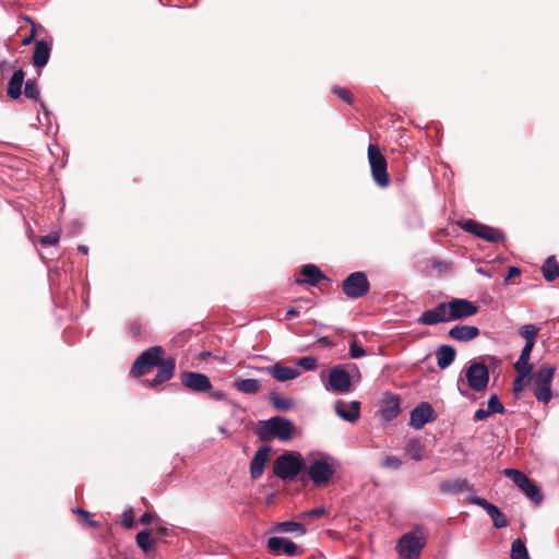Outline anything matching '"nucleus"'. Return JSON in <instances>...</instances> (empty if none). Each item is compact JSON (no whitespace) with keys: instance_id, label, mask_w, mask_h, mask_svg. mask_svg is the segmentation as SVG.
Returning <instances> with one entry per match:
<instances>
[{"instance_id":"72a5a7b5","label":"nucleus","mask_w":559,"mask_h":559,"mask_svg":"<svg viewBox=\"0 0 559 559\" xmlns=\"http://www.w3.org/2000/svg\"><path fill=\"white\" fill-rule=\"evenodd\" d=\"M534 345H535L534 342H525V345L522 348L520 357L515 361L514 367H523V368H527V369H533V365L530 364V357H531V353L534 348Z\"/></svg>"},{"instance_id":"37998d69","label":"nucleus","mask_w":559,"mask_h":559,"mask_svg":"<svg viewBox=\"0 0 559 559\" xmlns=\"http://www.w3.org/2000/svg\"><path fill=\"white\" fill-rule=\"evenodd\" d=\"M487 405L488 411L491 414H503L506 412L503 404L500 402L499 397L496 394H492L489 397Z\"/></svg>"},{"instance_id":"e2e57ef3","label":"nucleus","mask_w":559,"mask_h":559,"mask_svg":"<svg viewBox=\"0 0 559 559\" xmlns=\"http://www.w3.org/2000/svg\"><path fill=\"white\" fill-rule=\"evenodd\" d=\"M142 502L144 506H146V507L148 506V501L146 500V498H142Z\"/></svg>"},{"instance_id":"f257e3e1","label":"nucleus","mask_w":559,"mask_h":559,"mask_svg":"<svg viewBox=\"0 0 559 559\" xmlns=\"http://www.w3.org/2000/svg\"><path fill=\"white\" fill-rule=\"evenodd\" d=\"M165 350L162 346H153L142 352L133 361L130 374L139 378L150 373L157 368V373L152 380H145L147 386L156 388L169 381L175 374L176 359L174 357L164 358Z\"/></svg>"},{"instance_id":"052dcab7","label":"nucleus","mask_w":559,"mask_h":559,"mask_svg":"<svg viewBox=\"0 0 559 559\" xmlns=\"http://www.w3.org/2000/svg\"><path fill=\"white\" fill-rule=\"evenodd\" d=\"M157 532L162 535H165L167 532H168V528L164 527V526H160L157 528Z\"/></svg>"},{"instance_id":"412c9836","label":"nucleus","mask_w":559,"mask_h":559,"mask_svg":"<svg viewBox=\"0 0 559 559\" xmlns=\"http://www.w3.org/2000/svg\"><path fill=\"white\" fill-rule=\"evenodd\" d=\"M270 452V445H262L253 455L250 462V476L252 479H258L262 476Z\"/></svg>"},{"instance_id":"ddd939ff","label":"nucleus","mask_w":559,"mask_h":559,"mask_svg":"<svg viewBox=\"0 0 559 559\" xmlns=\"http://www.w3.org/2000/svg\"><path fill=\"white\" fill-rule=\"evenodd\" d=\"M267 549L273 555H286L288 557H296L302 554L299 546L294 542L283 537H271L267 540Z\"/></svg>"},{"instance_id":"9b49d317","label":"nucleus","mask_w":559,"mask_h":559,"mask_svg":"<svg viewBox=\"0 0 559 559\" xmlns=\"http://www.w3.org/2000/svg\"><path fill=\"white\" fill-rule=\"evenodd\" d=\"M180 383L194 393H206L212 389L210 378L200 372L185 371L180 374Z\"/></svg>"},{"instance_id":"c756f323","label":"nucleus","mask_w":559,"mask_h":559,"mask_svg":"<svg viewBox=\"0 0 559 559\" xmlns=\"http://www.w3.org/2000/svg\"><path fill=\"white\" fill-rule=\"evenodd\" d=\"M542 273L547 282H552L559 277V263L554 255L545 260L542 266Z\"/></svg>"},{"instance_id":"2f4dec72","label":"nucleus","mask_w":559,"mask_h":559,"mask_svg":"<svg viewBox=\"0 0 559 559\" xmlns=\"http://www.w3.org/2000/svg\"><path fill=\"white\" fill-rule=\"evenodd\" d=\"M269 401L273 407L280 412H286L293 408L294 401L289 397H282L276 392L269 393Z\"/></svg>"},{"instance_id":"2eb2a0df","label":"nucleus","mask_w":559,"mask_h":559,"mask_svg":"<svg viewBox=\"0 0 559 559\" xmlns=\"http://www.w3.org/2000/svg\"><path fill=\"white\" fill-rule=\"evenodd\" d=\"M258 371H263L270 374L272 378H274L277 381L285 382L293 379L298 378L301 372L297 368L293 367H286L282 365L281 362H275L273 365L266 366V367H255L254 368Z\"/></svg>"},{"instance_id":"49530a36","label":"nucleus","mask_w":559,"mask_h":559,"mask_svg":"<svg viewBox=\"0 0 559 559\" xmlns=\"http://www.w3.org/2000/svg\"><path fill=\"white\" fill-rule=\"evenodd\" d=\"M296 365L298 367H302L305 370H314L318 366V362H317V359L314 357H311V356H305V357H300Z\"/></svg>"},{"instance_id":"a878e982","label":"nucleus","mask_w":559,"mask_h":559,"mask_svg":"<svg viewBox=\"0 0 559 559\" xmlns=\"http://www.w3.org/2000/svg\"><path fill=\"white\" fill-rule=\"evenodd\" d=\"M24 78H25V73L22 69L16 70L13 73V75L11 76V79L8 83L7 94L12 99H17L21 97Z\"/></svg>"},{"instance_id":"aec40b11","label":"nucleus","mask_w":559,"mask_h":559,"mask_svg":"<svg viewBox=\"0 0 559 559\" xmlns=\"http://www.w3.org/2000/svg\"><path fill=\"white\" fill-rule=\"evenodd\" d=\"M52 49V38L35 40L33 51V64L36 68H43L48 63Z\"/></svg>"},{"instance_id":"3c124183","label":"nucleus","mask_w":559,"mask_h":559,"mask_svg":"<svg viewBox=\"0 0 559 559\" xmlns=\"http://www.w3.org/2000/svg\"><path fill=\"white\" fill-rule=\"evenodd\" d=\"M365 354V349L362 348V346L358 345L356 340H353L349 343V355L352 358L357 359L362 357Z\"/></svg>"},{"instance_id":"4468645a","label":"nucleus","mask_w":559,"mask_h":559,"mask_svg":"<svg viewBox=\"0 0 559 559\" xmlns=\"http://www.w3.org/2000/svg\"><path fill=\"white\" fill-rule=\"evenodd\" d=\"M468 501H469V503L479 506L483 509H485L487 511V513L489 514V516L491 518L492 524L496 528H502V527H507L509 525V521H508L507 516L501 512V510L498 507H496L495 504L488 502L486 499H484L481 497L474 496V497H471L468 499Z\"/></svg>"},{"instance_id":"6ab92c4d","label":"nucleus","mask_w":559,"mask_h":559,"mask_svg":"<svg viewBox=\"0 0 559 559\" xmlns=\"http://www.w3.org/2000/svg\"><path fill=\"white\" fill-rule=\"evenodd\" d=\"M400 404L401 399L399 395L389 393L385 394L379 409L381 418L384 421H391L392 419L396 418L401 413Z\"/></svg>"},{"instance_id":"0eeeda50","label":"nucleus","mask_w":559,"mask_h":559,"mask_svg":"<svg viewBox=\"0 0 559 559\" xmlns=\"http://www.w3.org/2000/svg\"><path fill=\"white\" fill-rule=\"evenodd\" d=\"M343 293L350 299H358L367 295L370 283L364 272L350 273L342 283Z\"/></svg>"},{"instance_id":"a18cd8bd","label":"nucleus","mask_w":559,"mask_h":559,"mask_svg":"<svg viewBox=\"0 0 559 559\" xmlns=\"http://www.w3.org/2000/svg\"><path fill=\"white\" fill-rule=\"evenodd\" d=\"M332 93L337 95L342 100L346 102L349 105L354 103V97L350 91L345 87L333 86Z\"/></svg>"},{"instance_id":"de8ad7c7","label":"nucleus","mask_w":559,"mask_h":559,"mask_svg":"<svg viewBox=\"0 0 559 559\" xmlns=\"http://www.w3.org/2000/svg\"><path fill=\"white\" fill-rule=\"evenodd\" d=\"M75 513L82 518V520L85 522V524L87 526L93 527V528H96V527L99 526L98 522L92 520V515H91V513L87 510L82 509V508H78L75 510Z\"/></svg>"},{"instance_id":"dca6fc26","label":"nucleus","mask_w":559,"mask_h":559,"mask_svg":"<svg viewBox=\"0 0 559 559\" xmlns=\"http://www.w3.org/2000/svg\"><path fill=\"white\" fill-rule=\"evenodd\" d=\"M435 419L432 406L427 402H421L411 412L409 425L415 429H421L427 423Z\"/></svg>"},{"instance_id":"393cba45","label":"nucleus","mask_w":559,"mask_h":559,"mask_svg":"<svg viewBox=\"0 0 559 559\" xmlns=\"http://www.w3.org/2000/svg\"><path fill=\"white\" fill-rule=\"evenodd\" d=\"M472 489L473 486L465 478L444 480L440 484V490L444 493H459Z\"/></svg>"},{"instance_id":"8fccbe9b","label":"nucleus","mask_w":559,"mask_h":559,"mask_svg":"<svg viewBox=\"0 0 559 559\" xmlns=\"http://www.w3.org/2000/svg\"><path fill=\"white\" fill-rule=\"evenodd\" d=\"M122 525L128 530H131L135 526L134 512L132 508L124 510L122 514Z\"/></svg>"},{"instance_id":"1a4fd4ad","label":"nucleus","mask_w":559,"mask_h":559,"mask_svg":"<svg viewBox=\"0 0 559 559\" xmlns=\"http://www.w3.org/2000/svg\"><path fill=\"white\" fill-rule=\"evenodd\" d=\"M465 378L472 390L480 392L487 388L489 382V370L483 362H473L466 369Z\"/></svg>"},{"instance_id":"b1692460","label":"nucleus","mask_w":559,"mask_h":559,"mask_svg":"<svg viewBox=\"0 0 559 559\" xmlns=\"http://www.w3.org/2000/svg\"><path fill=\"white\" fill-rule=\"evenodd\" d=\"M479 329L472 325H455L449 330L448 336L457 342H469L479 335Z\"/></svg>"},{"instance_id":"6e6552de","label":"nucleus","mask_w":559,"mask_h":559,"mask_svg":"<svg viewBox=\"0 0 559 559\" xmlns=\"http://www.w3.org/2000/svg\"><path fill=\"white\" fill-rule=\"evenodd\" d=\"M506 477L511 479L533 502L540 503L543 496L539 488L521 471L506 468Z\"/></svg>"},{"instance_id":"6e6d98bb","label":"nucleus","mask_w":559,"mask_h":559,"mask_svg":"<svg viewBox=\"0 0 559 559\" xmlns=\"http://www.w3.org/2000/svg\"><path fill=\"white\" fill-rule=\"evenodd\" d=\"M210 397L215 401H223V400H225L226 394H225V392L217 390V391L210 392Z\"/></svg>"},{"instance_id":"864d4df0","label":"nucleus","mask_w":559,"mask_h":559,"mask_svg":"<svg viewBox=\"0 0 559 559\" xmlns=\"http://www.w3.org/2000/svg\"><path fill=\"white\" fill-rule=\"evenodd\" d=\"M521 274V270L516 266H510L508 271V275L504 278V283L507 284L511 278L518 277Z\"/></svg>"},{"instance_id":"c9c22d12","label":"nucleus","mask_w":559,"mask_h":559,"mask_svg":"<svg viewBox=\"0 0 559 559\" xmlns=\"http://www.w3.org/2000/svg\"><path fill=\"white\" fill-rule=\"evenodd\" d=\"M481 239L499 243L506 240V235L501 229L486 225Z\"/></svg>"},{"instance_id":"20e7f679","label":"nucleus","mask_w":559,"mask_h":559,"mask_svg":"<svg viewBox=\"0 0 559 559\" xmlns=\"http://www.w3.org/2000/svg\"><path fill=\"white\" fill-rule=\"evenodd\" d=\"M305 468V461L298 452H285L273 463V474L282 480H293Z\"/></svg>"},{"instance_id":"a211bd4d","label":"nucleus","mask_w":559,"mask_h":559,"mask_svg":"<svg viewBox=\"0 0 559 559\" xmlns=\"http://www.w3.org/2000/svg\"><path fill=\"white\" fill-rule=\"evenodd\" d=\"M329 384L333 391L346 393L350 390L352 379L346 370L341 367H334L329 374Z\"/></svg>"},{"instance_id":"cd10ccee","label":"nucleus","mask_w":559,"mask_h":559,"mask_svg":"<svg viewBox=\"0 0 559 559\" xmlns=\"http://www.w3.org/2000/svg\"><path fill=\"white\" fill-rule=\"evenodd\" d=\"M233 386L243 394H257L260 392L262 384L257 379H237L234 381Z\"/></svg>"},{"instance_id":"ea45409f","label":"nucleus","mask_w":559,"mask_h":559,"mask_svg":"<svg viewBox=\"0 0 559 559\" xmlns=\"http://www.w3.org/2000/svg\"><path fill=\"white\" fill-rule=\"evenodd\" d=\"M539 332V329L535 326L534 324H525L521 326L519 330V334L521 337L525 340V342H534L536 340V336Z\"/></svg>"},{"instance_id":"4d7b16f0","label":"nucleus","mask_w":559,"mask_h":559,"mask_svg":"<svg viewBox=\"0 0 559 559\" xmlns=\"http://www.w3.org/2000/svg\"><path fill=\"white\" fill-rule=\"evenodd\" d=\"M129 330L133 336H138L141 333V325L136 322H133L130 324Z\"/></svg>"},{"instance_id":"f704fd0d","label":"nucleus","mask_w":559,"mask_h":559,"mask_svg":"<svg viewBox=\"0 0 559 559\" xmlns=\"http://www.w3.org/2000/svg\"><path fill=\"white\" fill-rule=\"evenodd\" d=\"M23 20L31 25L29 33L22 39V45L28 46L35 40L38 32H45V29L41 25L37 24L31 16L24 15Z\"/></svg>"},{"instance_id":"9d476101","label":"nucleus","mask_w":559,"mask_h":559,"mask_svg":"<svg viewBox=\"0 0 559 559\" xmlns=\"http://www.w3.org/2000/svg\"><path fill=\"white\" fill-rule=\"evenodd\" d=\"M307 474L317 487H323L330 483L334 468L328 461L316 459L307 468Z\"/></svg>"},{"instance_id":"09e8293b","label":"nucleus","mask_w":559,"mask_h":559,"mask_svg":"<svg viewBox=\"0 0 559 559\" xmlns=\"http://www.w3.org/2000/svg\"><path fill=\"white\" fill-rule=\"evenodd\" d=\"M60 235L57 231H52L48 235L39 237V243L44 247L46 246H55L59 242Z\"/></svg>"},{"instance_id":"39448f33","label":"nucleus","mask_w":559,"mask_h":559,"mask_svg":"<svg viewBox=\"0 0 559 559\" xmlns=\"http://www.w3.org/2000/svg\"><path fill=\"white\" fill-rule=\"evenodd\" d=\"M556 368L550 365L540 366L535 372L531 373L530 380L533 381V394L538 402L548 404L552 399L551 383L555 377Z\"/></svg>"},{"instance_id":"f03ea898","label":"nucleus","mask_w":559,"mask_h":559,"mask_svg":"<svg viewBox=\"0 0 559 559\" xmlns=\"http://www.w3.org/2000/svg\"><path fill=\"white\" fill-rule=\"evenodd\" d=\"M428 539V532L423 525H416L403 534L396 542V552L400 559H418Z\"/></svg>"},{"instance_id":"c03bdc74","label":"nucleus","mask_w":559,"mask_h":559,"mask_svg":"<svg viewBox=\"0 0 559 559\" xmlns=\"http://www.w3.org/2000/svg\"><path fill=\"white\" fill-rule=\"evenodd\" d=\"M381 466L388 469H399L402 466V461L400 457L395 455H386L382 462Z\"/></svg>"},{"instance_id":"7ed1b4c3","label":"nucleus","mask_w":559,"mask_h":559,"mask_svg":"<svg viewBox=\"0 0 559 559\" xmlns=\"http://www.w3.org/2000/svg\"><path fill=\"white\" fill-rule=\"evenodd\" d=\"M295 430L294 423L281 416L259 421L257 435L262 441L272 439L290 440Z\"/></svg>"},{"instance_id":"f3484780","label":"nucleus","mask_w":559,"mask_h":559,"mask_svg":"<svg viewBox=\"0 0 559 559\" xmlns=\"http://www.w3.org/2000/svg\"><path fill=\"white\" fill-rule=\"evenodd\" d=\"M448 308L449 307L447 306V302H441L436 308L424 311L417 319V323L424 325H435L442 322H450Z\"/></svg>"},{"instance_id":"79ce46f5","label":"nucleus","mask_w":559,"mask_h":559,"mask_svg":"<svg viewBox=\"0 0 559 559\" xmlns=\"http://www.w3.org/2000/svg\"><path fill=\"white\" fill-rule=\"evenodd\" d=\"M24 95L33 100H38L40 93L35 80H27L25 82Z\"/></svg>"},{"instance_id":"5fc2aeb1","label":"nucleus","mask_w":559,"mask_h":559,"mask_svg":"<svg viewBox=\"0 0 559 559\" xmlns=\"http://www.w3.org/2000/svg\"><path fill=\"white\" fill-rule=\"evenodd\" d=\"M155 515L151 512H145L141 518H140V523L141 524H144V525H147L150 524L153 520H154Z\"/></svg>"},{"instance_id":"423d86ee","label":"nucleus","mask_w":559,"mask_h":559,"mask_svg":"<svg viewBox=\"0 0 559 559\" xmlns=\"http://www.w3.org/2000/svg\"><path fill=\"white\" fill-rule=\"evenodd\" d=\"M368 162L370 164L371 175L374 182L379 187H386L390 183V177L386 170L388 162L377 144H369Z\"/></svg>"},{"instance_id":"58836bf2","label":"nucleus","mask_w":559,"mask_h":559,"mask_svg":"<svg viewBox=\"0 0 559 559\" xmlns=\"http://www.w3.org/2000/svg\"><path fill=\"white\" fill-rule=\"evenodd\" d=\"M135 542L144 552H150L153 549L154 540L151 539L148 530L139 532L135 536Z\"/></svg>"},{"instance_id":"e433bc0d","label":"nucleus","mask_w":559,"mask_h":559,"mask_svg":"<svg viewBox=\"0 0 559 559\" xmlns=\"http://www.w3.org/2000/svg\"><path fill=\"white\" fill-rule=\"evenodd\" d=\"M511 559H530L527 548L521 538H516L511 545Z\"/></svg>"},{"instance_id":"5701e85b","label":"nucleus","mask_w":559,"mask_h":559,"mask_svg":"<svg viewBox=\"0 0 559 559\" xmlns=\"http://www.w3.org/2000/svg\"><path fill=\"white\" fill-rule=\"evenodd\" d=\"M300 274L302 278H297L295 281L298 285L308 284L310 286H317L320 281L328 280L322 271L314 264H307L302 266Z\"/></svg>"},{"instance_id":"603ef678","label":"nucleus","mask_w":559,"mask_h":559,"mask_svg":"<svg viewBox=\"0 0 559 559\" xmlns=\"http://www.w3.org/2000/svg\"><path fill=\"white\" fill-rule=\"evenodd\" d=\"M490 415H492V414L488 411V408L487 409L479 408L474 414V420H476V421L485 420Z\"/></svg>"},{"instance_id":"4c0bfd02","label":"nucleus","mask_w":559,"mask_h":559,"mask_svg":"<svg viewBox=\"0 0 559 559\" xmlns=\"http://www.w3.org/2000/svg\"><path fill=\"white\" fill-rule=\"evenodd\" d=\"M486 225L480 224L474 219H466L461 223V228L469 234L475 235L478 238H483V234Z\"/></svg>"},{"instance_id":"680f3d73","label":"nucleus","mask_w":559,"mask_h":559,"mask_svg":"<svg viewBox=\"0 0 559 559\" xmlns=\"http://www.w3.org/2000/svg\"><path fill=\"white\" fill-rule=\"evenodd\" d=\"M79 251H81L82 253L86 254L88 252V248L86 246H80L79 247Z\"/></svg>"},{"instance_id":"a19ab883","label":"nucleus","mask_w":559,"mask_h":559,"mask_svg":"<svg viewBox=\"0 0 559 559\" xmlns=\"http://www.w3.org/2000/svg\"><path fill=\"white\" fill-rule=\"evenodd\" d=\"M328 514V511L324 507H318L314 509H311L309 511L301 512L297 515V518L301 521L305 520H317L319 518H322Z\"/></svg>"},{"instance_id":"bb28decb","label":"nucleus","mask_w":559,"mask_h":559,"mask_svg":"<svg viewBox=\"0 0 559 559\" xmlns=\"http://www.w3.org/2000/svg\"><path fill=\"white\" fill-rule=\"evenodd\" d=\"M437 365L440 369L448 368L455 359L456 350L451 345H441L436 352Z\"/></svg>"},{"instance_id":"4be33fe9","label":"nucleus","mask_w":559,"mask_h":559,"mask_svg":"<svg viewBox=\"0 0 559 559\" xmlns=\"http://www.w3.org/2000/svg\"><path fill=\"white\" fill-rule=\"evenodd\" d=\"M334 409L337 416L349 423H355L360 417V402L358 401H352L349 403L337 401Z\"/></svg>"},{"instance_id":"f8f14e48","label":"nucleus","mask_w":559,"mask_h":559,"mask_svg":"<svg viewBox=\"0 0 559 559\" xmlns=\"http://www.w3.org/2000/svg\"><path fill=\"white\" fill-rule=\"evenodd\" d=\"M447 306L450 321L469 318L478 312V307L467 299L453 298Z\"/></svg>"},{"instance_id":"473e14b6","label":"nucleus","mask_w":559,"mask_h":559,"mask_svg":"<svg viewBox=\"0 0 559 559\" xmlns=\"http://www.w3.org/2000/svg\"><path fill=\"white\" fill-rule=\"evenodd\" d=\"M405 452L415 461L423 459L424 444L418 438L409 439L405 444Z\"/></svg>"},{"instance_id":"13d9d810","label":"nucleus","mask_w":559,"mask_h":559,"mask_svg":"<svg viewBox=\"0 0 559 559\" xmlns=\"http://www.w3.org/2000/svg\"><path fill=\"white\" fill-rule=\"evenodd\" d=\"M300 311L296 307H290L286 312V319H292L294 317L299 316Z\"/></svg>"},{"instance_id":"7c9ffc66","label":"nucleus","mask_w":559,"mask_h":559,"mask_svg":"<svg viewBox=\"0 0 559 559\" xmlns=\"http://www.w3.org/2000/svg\"><path fill=\"white\" fill-rule=\"evenodd\" d=\"M274 531L278 533H297L300 536L307 533L305 524L296 521L280 522L275 525Z\"/></svg>"},{"instance_id":"bf43d9fd","label":"nucleus","mask_w":559,"mask_h":559,"mask_svg":"<svg viewBox=\"0 0 559 559\" xmlns=\"http://www.w3.org/2000/svg\"><path fill=\"white\" fill-rule=\"evenodd\" d=\"M319 343H321L325 346H329V347L334 346V343L328 336L320 337Z\"/></svg>"},{"instance_id":"c85d7f7f","label":"nucleus","mask_w":559,"mask_h":559,"mask_svg":"<svg viewBox=\"0 0 559 559\" xmlns=\"http://www.w3.org/2000/svg\"><path fill=\"white\" fill-rule=\"evenodd\" d=\"M514 370L516 371V377L513 380V393L516 397H520V394L525 389L526 381H530V376L533 369L514 367Z\"/></svg>"}]
</instances>
